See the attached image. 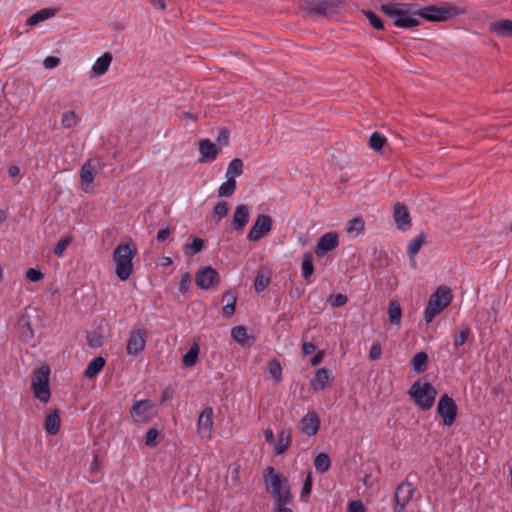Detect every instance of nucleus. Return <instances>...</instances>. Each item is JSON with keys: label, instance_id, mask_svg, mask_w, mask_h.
Returning <instances> with one entry per match:
<instances>
[{"label": "nucleus", "instance_id": "f257e3e1", "mask_svg": "<svg viewBox=\"0 0 512 512\" xmlns=\"http://www.w3.org/2000/svg\"><path fill=\"white\" fill-rule=\"evenodd\" d=\"M380 11L393 19V24L399 28L412 29L420 25L417 3H398L389 1L380 5Z\"/></svg>", "mask_w": 512, "mask_h": 512}, {"label": "nucleus", "instance_id": "f03ea898", "mask_svg": "<svg viewBox=\"0 0 512 512\" xmlns=\"http://www.w3.org/2000/svg\"><path fill=\"white\" fill-rule=\"evenodd\" d=\"M263 479L266 491L271 495L274 503H293V494L289 480L283 474L277 472L274 467L264 469Z\"/></svg>", "mask_w": 512, "mask_h": 512}, {"label": "nucleus", "instance_id": "7ed1b4c3", "mask_svg": "<svg viewBox=\"0 0 512 512\" xmlns=\"http://www.w3.org/2000/svg\"><path fill=\"white\" fill-rule=\"evenodd\" d=\"M137 247L131 238L120 242L113 251L115 274L121 281H126L133 274V259L137 255Z\"/></svg>", "mask_w": 512, "mask_h": 512}, {"label": "nucleus", "instance_id": "20e7f679", "mask_svg": "<svg viewBox=\"0 0 512 512\" xmlns=\"http://www.w3.org/2000/svg\"><path fill=\"white\" fill-rule=\"evenodd\" d=\"M452 299L453 295L451 289L444 285L439 286L430 296L428 304L424 310V319L426 323L432 322L438 314L450 305Z\"/></svg>", "mask_w": 512, "mask_h": 512}, {"label": "nucleus", "instance_id": "39448f33", "mask_svg": "<svg viewBox=\"0 0 512 512\" xmlns=\"http://www.w3.org/2000/svg\"><path fill=\"white\" fill-rule=\"evenodd\" d=\"M31 391L33 396L46 404L51 397L50 391V367L42 365L35 369L31 376Z\"/></svg>", "mask_w": 512, "mask_h": 512}, {"label": "nucleus", "instance_id": "423d86ee", "mask_svg": "<svg viewBox=\"0 0 512 512\" xmlns=\"http://www.w3.org/2000/svg\"><path fill=\"white\" fill-rule=\"evenodd\" d=\"M408 394L420 409L426 411L433 407L438 392L431 383L418 380L409 388Z\"/></svg>", "mask_w": 512, "mask_h": 512}, {"label": "nucleus", "instance_id": "0eeeda50", "mask_svg": "<svg viewBox=\"0 0 512 512\" xmlns=\"http://www.w3.org/2000/svg\"><path fill=\"white\" fill-rule=\"evenodd\" d=\"M417 11L419 17L430 22H444L458 15L457 7L448 2L425 7H420L417 4Z\"/></svg>", "mask_w": 512, "mask_h": 512}, {"label": "nucleus", "instance_id": "6e6552de", "mask_svg": "<svg viewBox=\"0 0 512 512\" xmlns=\"http://www.w3.org/2000/svg\"><path fill=\"white\" fill-rule=\"evenodd\" d=\"M408 478L409 475L395 489L393 497V512H406L407 505L410 503L417 491V488L408 480Z\"/></svg>", "mask_w": 512, "mask_h": 512}, {"label": "nucleus", "instance_id": "1a4fd4ad", "mask_svg": "<svg viewBox=\"0 0 512 512\" xmlns=\"http://www.w3.org/2000/svg\"><path fill=\"white\" fill-rule=\"evenodd\" d=\"M130 415L137 424L149 423L156 415L155 404L149 399L135 401Z\"/></svg>", "mask_w": 512, "mask_h": 512}, {"label": "nucleus", "instance_id": "9d476101", "mask_svg": "<svg viewBox=\"0 0 512 512\" xmlns=\"http://www.w3.org/2000/svg\"><path fill=\"white\" fill-rule=\"evenodd\" d=\"M103 167L104 164L101 157L91 158L83 164V166L80 169V180L82 184V189L85 192L91 191L90 185L93 183L95 179V174L101 171Z\"/></svg>", "mask_w": 512, "mask_h": 512}, {"label": "nucleus", "instance_id": "9b49d317", "mask_svg": "<svg viewBox=\"0 0 512 512\" xmlns=\"http://www.w3.org/2000/svg\"><path fill=\"white\" fill-rule=\"evenodd\" d=\"M195 283L203 290L213 289L220 283V274L211 266L202 267L195 274Z\"/></svg>", "mask_w": 512, "mask_h": 512}, {"label": "nucleus", "instance_id": "f8f14e48", "mask_svg": "<svg viewBox=\"0 0 512 512\" xmlns=\"http://www.w3.org/2000/svg\"><path fill=\"white\" fill-rule=\"evenodd\" d=\"M437 413L443 419L445 426H451L457 416V405L452 397L448 394H443L437 404Z\"/></svg>", "mask_w": 512, "mask_h": 512}, {"label": "nucleus", "instance_id": "ddd939ff", "mask_svg": "<svg viewBox=\"0 0 512 512\" xmlns=\"http://www.w3.org/2000/svg\"><path fill=\"white\" fill-rule=\"evenodd\" d=\"M272 225L273 220L271 216L259 214L248 232L247 239L251 242L259 241L271 231Z\"/></svg>", "mask_w": 512, "mask_h": 512}, {"label": "nucleus", "instance_id": "4468645a", "mask_svg": "<svg viewBox=\"0 0 512 512\" xmlns=\"http://www.w3.org/2000/svg\"><path fill=\"white\" fill-rule=\"evenodd\" d=\"M147 331L144 328L134 329L127 340L126 352L128 355L137 356L146 347Z\"/></svg>", "mask_w": 512, "mask_h": 512}, {"label": "nucleus", "instance_id": "2eb2a0df", "mask_svg": "<svg viewBox=\"0 0 512 512\" xmlns=\"http://www.w3.org/2000/svg\"><path fill=\"white\" fill-rule=\"evenodd\" d=\"M213 432V408L206 406L197 420V433L201 439L210 440Z\"/></svg>", "mask_w": 512, "mask_h": 512}, {"label": "nucleus", "instance_id": "dca6fc26", "mask_svg": "<svg viewBox=\"0 0 512 512\" xmlns=\"http://www.w3.org/2000/svg\"><path fill=\"white\" fill-rule=\"evenodd\" d=\"M339 246V235L337 232H327L318 240L314 253L321 257Z\"/></svg>", "mask_w": 512, "mask_h": 512}, {"label": "nucleus", "instance_id": "f3484780", "mask_svg": "<svg viewBox=\"0 0 512 512\" xmlns=\"http://www.w3.org/2000/svg\"><path fill=\"white\" fill-rule=\"evenodd\" d=\"M321 421L319 415L315 411H309L299 422V429L302 433L311 437L318 433Z\"/></svg>", "mask_w": 512, "mask_h": 512}, {"label": "nucleus", "instance_id": "a211bd4d", "mask_svg": "<svg viewBox=\"0 0 512 512\" xmlns=\"http://www.w3.org/2000/svg\"><path fill=\"white\" fill-rule=\"evenodd\" d=\"M299 6L309 14L327 15L333 4L327 0H300Z\"/></svg>", "mask_w": 512, "mask_h": 512}, {"label": "nucleus", "instance_id": "6ab92c4d", "mask_svg": "<svg viewBox=\"0 0 512 512\" xmlns=\"http://www.w3.org/2000/svg\"><path fill=\"white\" fill-rule=\"evenodd\" d=\"M393 218L398 229L405 231L411 227L410 214L405 204L400 202L394 204Z\"/></svg>", "mask_w": 512, "mask_h": 512}, {"label": "nucleus", "instance_id": "aec40b11", "mask_svg": "<svg viewBox=\"0 0 512 512\" xmlns=\"http://www.w3.org/2000/svg\"><path fill=\"white\" fill-rule=\"evenodd\" d=\"M250 219V210L246 204H239L236 206L233 218H232V228L235 231H242L244 227L247 225Z\"/></svg>", "mask_w": 512, "mask_h": 512}, {"label": "nucleus", "instance_id": "412c9836", "mask_svg": "<svg viewBox=\"0 0 512 512\" xmlns=\"http://www.w3.org/2000/svg\"><path fill=\"white\" fill-rule=\"evenodd\" d=\"M331 381V372L326 368H320L312 378L310 386L314 391H322L330 386Z\"/></svg>", "mask_w": 512, "mask_h": 512}, {"label": "nucleus", "instance_id": "4be33fe9", "mask_svg": "<svg viewBox=\"0 0 512 512\" xmlns=\"http://www.w3.org/2000/svg\"><path fill=\"white\" fill-rule=\"evenodd\" d=\"M292 442V430L291 428H283L278 432L277 443L274 447L275 455H283Z\"/></svg>", "mask_w": 512, "mask_h": 512}, {"label": "nucleus", "instance_id": "5701e85b", "mask_svg": "<svg viewBox=\"0 0 512 512\" xmlns=\"http://www.w3.org/2000/svg\"><path fill=\"white\" fill-rule=\"evenodd\" d=\"M199 151L202 156L200 162L214 161L219 153V149L209 139H202L199 142Z\"/></svg>", "mask_w": 512, "mask_h": 512}, {"label": "nucleus", "instance_id": "b1692460", "mask_svg": "<svg viewBox=\"0 0 512 512\" xmlns=\"http://www.w3.org/2000/svg\"><path fill=\"white\" fill-rule=\"evenodd\" d=\"M489 31L500 37L512 38V20L501 19L494 21L490 24Z\"/></svg>", "mask_w": 512, "mask_h": 512}, {"label": "nucleus", "instance_id": "393cba45", "mask_svg": "<svg viewBox=\"0 0 512 512\" xmlns=\"http://www.w3.org/2000/svg\"><path fill=\"white\" fill-rule=\"evenodd\" d=\"M231 336L241 346L250 347L254 342V337L249 336L247 328L242 325L233 327L231 330Z\"/></svg>", "mask_w": 512, "mask_h": 512}, {"label": "nucleus", "instance_id": "a878e982", "mask_svg": "<svg viewBox=\"0 0 512 512\" xmlns=\"http://www.w3.org/2000/svg\"><path fill=\"white\" fill-rule=\"evenodd\" d=\"M452 336L454 348L459 350L472 337V331L468 325H461L458 331L452 332Z\"/></svg>", "mask_w": 512, "mask_h": 512}, {"label": "nucleus", "instance_id": "bb28decb", "mask_svg": "<svg viewBox=\"0 0 512 512\" xmlns=\"http://www.w3.org/2000/svg\"><path fill=\"white\" fill-rule=\"evenodd\" d=\"M113 60L112 54L109 52H105L101 57H99L92 67V72L95 76L104 75Z\"/></svg>", "mask_w": 512, "mask_h": 512}, {"label": "nucleus", "instance_id": "cd10ccee", "mask_svg": "<svg viewBox=\"0 0 512 512\" xmlns=\"http://www.w3.org/2000/svg\"><path fill=\"white\" fill-rule=\"evenodd\" d=\"M222 301H226V305L222 309L223 316L230 318L235 313L237 295L232 290H227L222 295Z\"/></svg>", "mask_w": 512, "mask_h": 512}, {"label": "nucleus", "instance_id": "c85d7f7f", "mask_svg": "<svg viewBox=\"0 0 512 512\" xmlns=\"http://www.w3.org/2000/svg\"><path fill=\"white\" fill-rule=\"evenodd\" d=\"M60 415L57 410L50 412L45 418V430L49 435H56L60 429Z\"/></svg>", "mask_w": 512, "mask_h": 512}, {"label": "nucleus", "instance_id": "c756f323", "mask_svg": "<svg viewBox=\"0 0 512 512\" xmlns=\"http://www.w3.org/2000/svg\"><path fill=\"white\" fill-rule=\"evenodd\" d=\"M105 363H106L105 359L101 356H98V357H95L94 359H92L88 363V365L84 371L85 377H87L89 379L96 377L104 368Z\"/></svg>", "mask_w": 512, "mask_h": 512}, {"label": "nucleus", "instance_id": "7c9ffc66", "mask_svg": "<svg viewBox=\"0 0 512 512\" xmlns=\"http://www.w3.org/2000/svg\"><path fill=\"white\" fill-rule=\"evenodd\" d=\"M426 243V235L421 232L418 236L414 237L408 244L407 254L415 261V256L418 254L421 247Z\"/></svg>", "mask_w": 512, "mask_h": 512}, {"label": "nucleus", "instance_id": "2f4dec72", "mask_svg": "<svg viewBox=\"0 0 512 512\" xmlns=\"http://www.w3.org/2000/svg\"><path fill=\"white\" fill-rule=\"evenodd\" d=\"M55 15L54 10L45 8L42 10L37 11L36 13L32 14L26 21V24L29 26L37 25L38 23L49 19L50 17H53Z\"/></svg>", "mask_w": 512, "mask_h": 512}, {"label": "nucleus", "instance_id": "473e14b6", "mask_svg": "<svg viewBox=\"0 0 512 512\" xmlns=\"http://www.w3.org/2000/svg\"><path fill=\"white\" fill-rule=\"evenodd\" d=\"M301 269L304 279L310 282V278L314 273L313 257L310 253H305L303 255Z\"/></svg>", "mask_w": 512, "mask_h": 512}, {"label": "nucleus", "instance_id": "72a5a7b5", "mask_svg": "<svg viewBox=\"0 0 512 512\" xmlns=\"http://www.w3.org/2000/svg\"><path fill=\"white\" fill-rule=\"evenodd\" d=\"M428 363V355L421 351L416 353L412 358L413 370L417 373L426 371Z\"/></svg>", "mask_w": 512, "mask_h": 512}, {"label": "nucleus", "instance_id": "f704fd0d", "mask_svg": "<svg viewBox=\"0 0 512 512\" xmlns=\"http://www.w3.org/2000/svg\"><path fill=\"white\" fill-rule=\"evenodd\" d=\"M227 180L222 183L218 189L219 197H231L236 190V180L231 177H226Z\"/></svg>", "mask_w": 512, "mask_h": 512}, {"label": "nucleus", "instance_id": "c9c22d12", "mask_svg": "<svg viewBox=\"0 0 512 512\" xmlns=\"http://www.w3.org/2000/svg\"><path fill=\"white\" fill-rule=\"evenodd\" d=\"M389 322L398 325L401 321L402 310L397 301H390L388 306Z\"/></svg>", "mask_w": 512, "mask_h": 512}, {"label": "nucleus", "instance_id": "e433bc0d", "mask_svg": "<svg viewBox=\"0 0 512 512\" xmlns=\"http://www.w3.org/2000/svg\"><path fill=\"white\" fill-rule=\"evenodd\" d=\"M314 466L317 472L325 473L331 466L330 457L326 453H319L314 458Z\"/></svg>", "mask_w": 512, "mask_h": 512}, {"label": "nucleus", "instance_id": "4c0bfd02", "mask_svg": "<svg viewBox=\"0 0 512 512\" xmlns=\"http://www.w3.org/2000/svg\"><path fill=\"white\" fill-rule=\"evenodd\" d=\"M243 166V161L240 158L231 160L226 171V177L235 179V177L242 175Z\"/></svg>", "mask_w": 512, "mask_h": 512}, {"label": "nucleus", "instance_id": "58836bf2", "mask_svg": "<svg viewBox=\"0 0 512 512\" xmlns=\"http://www.w3.org/2000/svg\"><path fill=\"white\" fill-rule=\"evenodd\" d=\"M79 121L80 117L73 110L65 111L62 114L61 124L64 128H73L79 123Z\"/></svg>", "mask_w": 512, "mask_h": 512}, {"label": "nucleus", "instance_id": "ea45409f", "mask_svg": "<svg viewBox=\"0 0 512 512\" xmlns=\"http://www.w3.org/2000/svg\"><path fill=\"white\" fill-rule=\"evenodd\" d=\"M270 283V276L264 271L260 270L257 272L254 279V288L257 293L264 291Z\"/></svg>", "mask_w": 512, "mask_h": 512}, {"label": "nucleus", "instance_id": "a19ab883", "mask_svg": "<svg viewBox=\"0 0 512 512\" xmlns=\"http://www.w3.org/2000/svg\"><path fill=\"white\" fill-rule=\"evenodd\" d=\"M365 229V222L362 217H355L351 220H349L346 224V232L352 233L356 232L357 234H360Z\"/></svg>", "mask_w": 512, "mask_h": 512}, {"label": "nucleus", "instance_id": "79ce46f5", "mask_svg": "<svg viewBox=\"0 0 512 512\" xmlns=\"http://www.w3.org/2000/svg\"><path fill=\"white\" fill-rule=\"evenodd\" d=\"M268 371L275 382L278 383L282 380V367L278 359L273 358L268 362Z\"/></svg>", "mask_w": 512, "mask_h": 512}, {"label": "nucleus", "instance_id": "37998d69", "mask_svg": "<svg viewBox=\"0 0 512 512\" xmlns=\"http://www.w3.org/2000/svg\"><path fill=\"white\" fill-rule=\"evenodd\" d=\"M199 348L197 345L192 346L182 357V362L185 366H194L197 362Z\"/></svg>", "mask_w": 512, "mask_h": 512}, {"label": "nucleus", "instance_id": "c03bdc74", "mask_svg": "<svg viewBox=\"0 0 512 512\" xmlns=\"http://www.w3.org/2000/svg\"><path fill=\"white\" fill-rule=\"evenodd\" d=\"M365 17L368 19L370 25L376 30H384L385 25L383 20L371 10L362 11Z\"/></svg>", "mask_w": 512, "mask_h": 512}, {"label": "nucleus", "instance_id": "a18cd8bd", "mask_svg": "<svg viewBox=\"0 0 512 512\" xmlns=\"http://www.w3.org/2000/svg\"><path fill=\"white\" fill-rule=\"evenodd\" d=\"M386 138L379 132H374L370 136L369 145L375 151H380L386 143Z\"/></svg>", "mask_w": 512, "mask_h": 512}, {"label": "nucleus", "instance_id": "49530a36", "mask_svg": "<svg viewBox=\"0 0 512 512\" xmlns=\"http://www.w3.org/2000/svg\"><path fill=\"white\" fill-rule=\"evenodd\" d=\"M229 212L228 204L225 201L218 202L213 208V218L215 221H220Z\"/></svg>", "mask_w": 512, "mask_h": 512}, {"label": "nucleus", "instance_id": "de8ad7c7", "mask_svg": "<svg viewBox=\"0 0 512 512\" xmlns=\"http://www.w3.org/2000/svg\"><path fill=\"white\" fill-rule=\"evenodd\" d=\"M73 238L71 236H66L61 238L54 246L53 253L61 257L68 246L71 244Z\"/></svg>", "mask_w": 512, "mask_h": 512}, {"label": "nucleus", "instance_id": "09e8293b", "mask_svg": "<svg viewBox=\"0 0 512 512\" xmlns=\"http://www.w3.org/2000/svg\"><path fill=\"white\" fill-rule=\"evenodd\" d=\"M204 247V240L201 238H194L190 244H187L185 247L186 254H198L202 251Z\"/></svg>", "mask_w": 512, "mask_h": 512}, {"label": "nucleus", "instance_id": "8fccbe9b", "mask_svg": "<svg viewBox=\"0 0 512 512\" xmlns=\"http://www.w3.org/2000/svg\"><path fill=\"white\" fill-rule=\"evenodd\" d=\"M313 481L311 473H308L304 480L303 487L300 493V498L303 502H306L312 491Z\"/></svg>", "mask_w": 512, "mask_h": 512}, {"label": "nucleus", "instance_id": "3c124183", "mask_svg": "<svg viewBox=\"0 0 512 512\" xmlns=\"http://www.w3.org/2000/svg\"><path fill=\"white\" fill-rule=\"evenodd\" d=\"M192 277L189 272H185L181 275L178 290L181 294H186L191 288Z\"/></svg>", "mask_w": 512, "mask_h": 512}, {"label": "nucleus", "instance_id": "603ef678", "mask_svg": "<svg viewBox=\"0 0 512 512\" xmlns=\"http://www.w3.org/2000/svg\"><path fill=\"white\" fill-rule=\"evenodd\" d=\"M159 436V432L156 428H150L146 432L145 436V445L148 447H154L157 445V438Z\"/></svg>", "mask_w": 512, "mask_h": 512}, {"label": "nucleus", "instance_id": "864d4df0", "mask_svg": "<svg viewBox=\"0 0 512 512\" xmlns=\"http://www.w3.org/2000/svg\"><path fill=\"white\" fill-rule=\"evenodd\" d=\"M348 301V298L346 295L338 293V294H332L329 297V302L332 307H341L345 305Z\"/></svg>", "mask_w": 512, "mask_h": 512}, {"label": "nucleus", "instance_id": "5fc2aeb1", "mask_svg": "<svg viewBox=\"0 0 512 512\" xmlns=\"http://www.w3.org/2000/svg\"><path fill=\"white\" fill-rule=\"evenodd\" d=\"M381 355H382L381 344H380V342L376 341L372 344V346L370 348L368 358L371 361H377L381 358Z\"/></svg>", "mask_w": 512, "mask_h": 512}, {"label": "nucleus", "instance_id": "6e6d98bb", "mask_svg": "<svg viewBox=\"0 0 512 512\" xmlns=\"http://www.w3.org/2000/svg\"><path fill=\"white\" fill-rule=\"evenodd\" d=\"M25 276L30 282H39L44 278V274L35 268H29L26 271Z\"/></svg>", "mask_w": 512, "mask_h": 512}, {"label": "nucleus", "instance_id": "4d7b16f0", "mask_svg": "<svg viewBox=\"0 0 512 512\" xmlns=\"http://www.w3.org/2000/svg\"><path fill=\"white\" fill-rule=\"evenodd\" d=\"M175 393V389L173 386L169 385L167 386L163 391L161 395L160 402L161 404H165L173 399Z\"/></svg>", "mask_w": 512, "mask_h": 512}, {"label": "nucleus", "instance_id": "13d9d810", "mask_svg": "<svg viewBox=\"0 0 512 512\" xmlns=\"http://www.w3.org/2000/svg\"><path fill=\"white\" fill-rule=\"evenodd\" d=\"M34 336L33 329L28 319L24 323L23 331L21 332V338L25 341H30Z\"/></svg>", "mask_w": 512, "mask_h": 512}, {"label": "nucleus", "instance_id": "bf43d9fd", "mask_svg": "<svg viewBox=\"0 0 512 512\" xmlns=\"http://www.w3.org/2000/svg\"><path fill=\"white\" fill-rule=\"evenodd\" d=\"M347 512H366V509L363 503L357 500L349 502Z\"/></svg>", "mask_w": 512, "mask_h": 512}, {"label": "nucleus", "instance_id": "052dcab7", "mask_svg": "<svg viewBox=\"0 0 512 512\" xmlns=\"http://www.w3.org/2000/svg\"><path fill=\"white\" fill-rule=\"evenodd\" d=\"M173 231H174V228H169V227L160 229L157 233V241L160 243L165 242L167 240V238L172 234Z\"/></svg>", "mask_w": 512, "mask_h": 512}, {"label": "nucleus", "instance_id": "680f3d73", "mask_svg": "<svg viewBox=\"0 0 512 512\" xmlns=\"http://www.w3.org/2000/svg\"><path fill=\"white\" fill-rule=\"evenodd\" d=\"M60 63V59L58 57H55V56H48L44 59V66L48 69H52V68H55L59 65Z\"/></svg>", "mask_w": 512, "mask_h": 512}, {"label": "nucleus", "instance_id": "e2e57ef3", "mask_svg": "<svg viewBox=\"0 0 512 512\" xmlns=\"http://www.w3.org/2000/svg\"><path fill=\"white\" fill-rule=\"evenodd\" d=\"M217 142L223 145H227L229 142V131L226 128L219 130Z\"/></svg>", "mask_w": 512, "mask_h": 512}, {"label": "nucleus", "instance_id": "0e129e2a", "mask_svg": "<svg viewBox=\"0 0 512 512\" xmlns=\"http://www.w3.org/2000/svg\"><path fill=\"white\" fill-rule=\"evenodd\" d=\"M317 349V346L312 342H303L302 344V352L304 355H310L314 353Z\"/></svg>", "mask_w": 512, "mask_h": 512}, {"label": "nucleus", "instance_id": "69168bd1", "mask_svg": "<svg viewBox=\"0 0 512 512\" xmlns=\"http://www.w3.org/2000/svg\"><path fill=\"white\" fill-rule=\"evenodd\" d=\"M292 505V503H274V511L275 512H293L291 508L288 506Z\"/></svg>", "mask_w": 512, "mask_h": 512}, {"label": "nucleus", "instance_id": "338daca9", "mask_svg": "<svg viewBox=\"0 0 512 512\" xmlns=\"http://www.w3.org/2000/svg\"><path fill=\"white\" fill-rule=\"evenodd\" d=\"M323 357H324V351H319L318 353H316L310 360V364L312 366H317L319 365L322 360H323Z\"/></svg>", "mask_w": 512, "mask_h": 512}, {"label": "nucleus", "instance_id": "774afa93", "mask_svg": "<svg viewBox=\"0 0 512 512\" xmlns=\"http://www.w3.org/2000/svg\"><path fill=\"white\" fill-rule=\"evenodd\" d=\"M153 8L158 10H165L167 8L165 0H148Z\"/></svg>", "mask_w": 512, "mask_h": 512}]
</instances>
